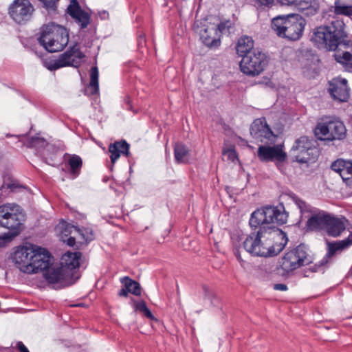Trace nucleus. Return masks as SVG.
Returning a JSON list of instances; mask_svg holds the SVG:
<instances>
[{
    "instance_id": "nucleus-24",
    "label": "nucleus",
    "mask_w": 352,
    "mask_h": 352,
    "mask_svg": "<svg viewBox=\"0 0 352 352\" xmlns=\"http://www.w3.org/2000/svg\"><path fill=\"white\" fill-rule=\"evenodd\" d=\"M82 166V160L79 155H70L65 168L68 169V173L72 179H76L79 176Z\"/></svg>"
},
{
    "instance_id": "nucleus-59",
    "label": "nucleus",
    "mask_w": 352,
    "mask_h": 352,
    "mask_svg": "<svg viewBox=\"0 0 352 352\" xmlns=\"http://www.w3.org/2000/svg\"><path fill=\"white\" fill-rule=\"evenodd\" d=\"M344 240L349 242V247L352 245V232L350 233L349 236Z\"/></svg>"
},
{
    "instance_id": "nucleus-26",
    "label": "nucleus",
    "mask_w": 352,
    "mask_h": 352,
    "mask_svg": "<svg viewBox=\"0 0 352 352\" xmlns=\"http://www.w3.org/2000/svg\"><path fill=\"white\" fill-rule=\"evenodd\" d=\"M130 144L125 140H121L111 143L109 146L110 154H130Z\"/></svg>"
},
{
    "instance_id": "nucleus-61",
    "label": "nucleus",
    "mask_w": 352,
    "mask_h": 352,
    "mask_svg": "<svg viewBox=\"0 0 352 352\" xmlns=\"http://www.w3.org/2000/svg\"><path fill=\"white\" fill-rule=\"evenodd\" d=\"M312 159H313V162H315L317 160V158L315 157L314 156H313Z\"/></svg>"
},
{
    "instance_id": "nucleus-33",
    "label": "nucleus",
    "mask_w": 352,
    "mask_h": 352,
    "mask_svg": "<svg viewBox=\"0 0 352 352\" xmlns=\"http://www.w3.org/2000/svg\"><path fill=\"white\" fill-rule=\"evenodd\" d=\"M41 157L43 162L52 166H58L64 160L60 155H41Z\"/></svg>"
},
{
    "instance_id": "nucleus-56",
    "label": "nucleus",
    "mask_w": 352,
    "mask_h": 352,
    "mask_svg": "<svg viewBox=\"0 0 352 352\" xmlns=\"http://www.w3.org/2000/svg\"><path fill=\"white\" fill-rule=\"evenodd\" d=\"M99 16L101 19H105L109 17V13L107 11H102V12H99Z\"/></svg>"
},
{
    "instance_id": "nucleus-19",
    "label": "nucleus",
    "mask_w": 352,
    "mask_h": 352,
    "mask_svg": "<svg viewBox=\"0 0 352 352\" xmlns=\"http://www.w3.org/2000/svg\"><path fill=\"white\" fill-rule=\"evenodd\" d=\"M347 221L344 217L338 218L330 214L325 229L327 234L332 237L339 236L345 230Z\"/></svg>"
},
{
    "instance_id": "nucleus-7",
    "label": "nucleus",
    "mask_w": 352,
    "mask_h": 352,
    "mask_svg": "<svg viewBox=\"0 0 352 352\" xmlns=\"http://www.w3.org/2000/svg\"><path fill=\"white\" fill-rule=\"evenodd\" d=\"M305 25V19L299 14L279 15L273 18L271 22V28L276 35L290 41L301 38Z\"/></svg>"
},
{
    "instance_id": "nucleus-44",
    "label": "nucleus",
    "mask_w": 352,
    "mask_h": 352,
    "mask_svg": "<svg viewBox=\"0 0 352 352\" xmlns=\"http://www.w3.org/2000/svg\"><path fill=\"white\" fill-rule=\"evenodd\" d=\"M189 155H175V162L177 164H187L189 162Z\"/></svg>"
},
{
    "instance_id": "nucleus-50",
    "label": "nucleus",
    "mask_w": 352,
    "mask_h": 352,
    "mask_svg": "<svg viewBox=\"0 0 352 352\" xmlns=\"http://www.w3.org/2000/svg\"><path fill=\"white\" fill-rule=\"evenodd\" d=\"M130 292H128L127 288L124 287L118 293V295L120 297H127Z\"/></svg>"
},
{
    "instance_id": "nucleus-8",
    "label": "nucleus",
    "mask_w": 352,
    "mask_h": 352,
    "mask_svg": "<svg viewBox=\"0 0 352 352\" xmlns=\"http://www.w3.org/2000/svg\"><path fill=\"white\" fill-rule=\"evenodd\" d=\"M313 263V257L307 245L300 243L287 251L279 260L276 266L277 274L288 277L295 270Z\"/></svg>"
},
{
    "instance_id": "nucleus-9",
    "label": "nucleus",
    "mask_w": 352,
    "mask_h": 352,
    "mask_svg": "<svg viewBox=\"0 0 352 352\" xmlns=\"http://www.w3.org/2000/svg\"><path fill=\"white\" fill-rule=\"evenodd\" d=\"M24 221L25 214L20 206L14 204L0 206V226L8 230L5 233L8 239L12 240L20 234Z\"/></svg>"
},
{
    "instance_id": "nucleus-41",
    "label": "nucleus",
    "mask_w": 352,
    "mask_h": 352,
    "mask_svg": "<svg viewBox=\"0 0 352 352\" xmlns=\"http://www.w3.org/2000/svg\"><path fill=\"white\" fill-rule=\"evenodd\" d=\"M202 289L204 294V298L209 300L211 304H213L214 300L215 298L214 294L212 291H210L209 287L206 285H204L202 286Z\"/></svg>"
},
{
    "instance_id": "nucleus-35",
    "label": "nucleus",
    "mask_w": 352,
    "mask_h": 352,
    "mask_svg": "<svg viewBox=\"0 0 352 352\" xmlns=\"http://www.w3.org/2000/svg\"><path fill=\"white\" fill-rule=\"evenodd\" d=\"M69 15L73 18L83 10L77 0H71L70 3L67 9Z\"/></svg>"
},
{
    "instance_id": "nucleus-25",
    "label": "nucleus",
    "mask_w": 352,
    "mask_h": 352,
    "mask_svg": "<svg viewBox=\"0 0 352 352\" xmlns=\"http://www.w3.org/2000/svg\"><path fill=\"white\" fill-rule=\"evenodd\" d=\"M98 69L96 66L92 67L90 69V82L85 90L87 96H94L99 92Z\"/></svg>"
},
{
    "instance_id": "nucleus-31",
    "label": "nucleus",
    "mask_w": 352,
    "mask_h": 352,
    "mask_svg": "<svg viewBox=\"0 0 352 352\" xmlns=\"http://www.w3.org/2000/svg\"><path fill=\"white\" fill-rule=\"evenodd\" d=\"M334 13L337 15H344L346 16H352V6L343 5L338 1L334 2Z\"/></svg>"
},
{
    "instance_id": "nucleus-3",
    "label": "nucleus",
    "mask_w": 352,
    "mask_h": 352,
    "mask_svg": "<svg viewBox=\"0 0 352 352\" xmlns=\"http://www.w3.org/2000/svg\"><path fill=\"white\" fill-rule=\"evenodd\" d=\"M82 254L80 252L65 253L60 259V267H51L42 271L46 281L56 285V289H60L74 285L80 277L78 272L80 260Z\"/></svg>"
},
{
    "instance_id": "nucleus-60",
    "label": "nucleus",
    "mask_w": 352,
    "mask_h": 352,
    "mask_svg": "<svg viewBox=\"0 0 352 352\" xmlns=\"http://www.w3.org/2000/svg\"><path fill=\"white\" fill-rule=\"evenodd\" d=\"M6 186L4 185H2V186L0 188V198L2 196H4L3 190H5Z\"/></svg>"
},
{
    "instance_id": "nucleus-34",
    "label": "nucleus",
    "mask_w": 352,
    "mask_h": 352,
    "mask_svg": "<svg viewBox=\"0 0 352 352\" xmlns=\"http://www.w3.org/2000/svg\"><path fill=\"white\" fill-rule=\"evenodd\" d=\"M319 8V3L316 0H313L311 1V3L306 7L305 12L302 14L306 16H312L318 13Z\"/></svg>"
},
{
    "instance_id": "nucleus-46",
    "label": "nucleus",
    "mask_w": 352,
    "mask_h": 352,
    "mask_svg": "<svg viewBox=\"0 0 352 352\" xmlns=\"http://www.w3.org/2000/svg\"><path fill=\"white\" fill-rule=\"evenodd\" d=\"M282 6H292L297 2V0H276Z\"/></svg>"
},
{
    "instance_id": "nucleus-29",
    "label": "nucleus",
    "mask_w": 352,
    "mask_h": 352,
    "mask_svg": "<svg viewBox=\"0 0 352 352\" xmlns=\"http://www.w3.org/2000/svg\"><path fill=\"white\" fill-rule=\"evenodd\" d=\"M131 300L133 302V307L135 311L142 313L146 318L151 320H157L151 310L148 308L144 300H142L140 301H136L133 298Z\"/></svg>"
},
{
    "instance_id": "nucleus-22",
    "label": "nucleus",
    "mask_w": 352,
    "mask_h": 352,
    "mask_svg": "<svg viewBox=\"0 0 352 352\" xmlns=\"http://www.w3.org/2000/svg\"><path fill=\"white\" fill-rule=\"evenodd\" d=\"M254 41L251 36L247 35L241 36L236 45V51L239 56H243L252 52L254 49Z\"/></svg>"
},
{
    "instance_id": "nucleus-39",
    "label": "nucleus",
    "mask_w": 352,
    "mask_h": 352,
    "mask_svg": "<svg viewBox=\"0 0 352 352\" xmlns=\"http://www.w3.org/2000/svg\"><path fill=\"white\" fill-rule=\"evenodd\" d=\"M311 0H297V2L294 3V6L296 9L299 11L300 13L305 12L306 7L311 3Z\"/></svg>"
},
{
    "instance_id": "nucleus-15",
    "label": "nucleus",
    "mask_w": 352,
    "mask_h": 352,
    "mask_svg": "<svg viewBox=\"0 0 352 352\" xmlns=\"http://www.w3.org/2000/svg\"><path fill=\"white\" fill-rule=\"evenodd\" d=\"M348 248H349V242L344 241V239L336 242L328 243L327 254L318 263L309 268L310 271L312 272L320 271L328 263L329 259L332 257L336 252L342 251Z\"/></svg>"
},
{
    "instance_id": "nucleus-1",
    "label": "nucleus",
    "mask_w": 352,
    "mask_h": 352,
    "mask_svg": "<svg viewBox=\"0 0 352 352\" xmlns=\"http://www.w3.org/2000/svg\"><path fill=\"white\" fill-rule=\"evenodd\" d=\"M288 213L283 205L266 206L254 210L250 215L249 225L252 232L243 245L254 256L268 257L278 255L288 242L287 234L276 226L287 223Z\"/></svg>"
},
{
    "instance_id": "nucleus-4",
    "label": "nucleus",
    "mask_w": 352,
    "mask_h": 352,
    "mask_svg": "<svg viewBox=\"0 0 352 352\" xmlns=\"http://www.w3.org/2000/svg\"><path fill=\"white\" fill-rule=\"evenodd\" d=\"M311 41L318 48L328 51H335L339 45L345 47L351 42L345 32V24L342 20L333 19L329 24L316 28L314 32Z\"/></svg>"
},
{
    "instance_id": "nucleus-27",
    "label": "nucleus",
    "mask_w": 352,
    "mask_h": 352,
    "mask_svg": "<svg viewBox=\"0 0 352 352\" xmlns=\"http://www.w3.org/2000/svg\"><path fill=\"white\" fill-rule=\"evenodd\" d=\"M120 282L124 287L127 288L131 294L140 296L142 293L140 285L138 282L131 279L129 276H124L120 279Z\"/></svg>"
},
{
    "instance_id": "nucleus-11",
    "label": "nucleus",
    "mask_w": 352,
    "mask_h": 352,
    "mask_svg": "<svg viewBox=\"0 0 352 352\" xmlns=\"http://www.w3.org/2000/svg\"><path fill=\"white\" fill-rule=\"evenodd\" d=\"M85 55L81 52L78 43L70 46L65 52L60 54L57 59L42 58L43 66L50 71H55L65 67L78 68L81 60Z\"/></svg>"
},
{
    "instance_id": "nucleus-17",
    "label": "nucleus",
    "mask_w": 352,
    "mask_h": 352,
    "mask_svg": "<svg viewBox=\"0 0 352 352\" xmlns=\"http://www.w3.org/2000/svg\"><path fill=\"white\" fill-rule=\"evenodd\" d=\"M331 168L340 174L346 186H352V160L338 159L331 164Z\"/></svg>"
},
{
    "instance_id": "nucleus-43",
    "label": "nucleus",
    "mask_w": 352,
    "mask_h": 352,
    "mask_svg": "<svg viewBox=\"0 0 352 352\" xmlns=\"http://www.w3.org/2000/svg\"><path fill=\"white\" fill-rule=\"evenodd\" d=\"M258 7H272L274 5V0H255Z\"/></svg>"
},
{
    "instance_id": "nucleus-49",
    "label": "nucleus",
    "mask_w": 352,
    "mask_h": 352,
    "mask_svg": "<svg viewBox=\"0 0 352 352\" xmlns=\"http://www.w3.org/2000/svg\"><path fill=\"white\" fill-rule=\"evenodd\" d=\"M124 103L126 104V109L129 111H133V107L131 104V98L129 96L124 97Z\"/></svg>"
},
{
    "instance_id": "nucleus-45",
    "label": "nucleus",
    "mask_w": 352,
    "mask_h": 352,
    "mask_svg": "<svg viewBox=\"0 0 352 352\" xmlns=\"http://www.w3.org/2000/svg\"><path fill=\"white\" fill-rule=\"evenodd\" d=\"M16 348L20 352H30L28 349L25 346V344L21 341H18L16 344Z\"/></svg>"
},
{
    "instance_id": "nucleus-2",
    "label": "nucleus",
    "mask_w": 352,
    "mask_h": 352,
    "mask_svg": "<svg viewBox=\"0 0 352 352\" xmlns=\"http://www.w3.org/2000/svg\"><path fill=\"white\" fill-rule=\"evenodd\" d=\"M53 259L46 248L32 243L16 247L12 255L16 267L22 272L29 274L47 269L53 264Z\"/></svg>"
},
{
    "instance_id": "nucleus-47",
    "label": "nucleus",
    "mask_w": 352,
    "mask_h": 352,
    "mask_svg": "<svg viewBox=\"0 0 352 352\" xmlns=\"http://www.w3.org/2000/svg\"><path fill=\"white\" fill-rule=\"evenodd\" d=\"M310 160V158H305L304 157H300V155H295V159L293 160V161L297 162L300 164H308Z\"/></svg>"
},
{
    "instance_id": "nucleus-12",
    "label": "nucleus",
    "mask_w": 352,
    "mask_h": 352,
    "mask_svg": "<svg viewBox=\"0 0 352 352\" xmlns=\"http://www.w3.org/2000/svg\"><path fill=\"white\" fill-rule=\"evenodd\" d=\"M267 65L266 54L258 50H254L252 53L242 57L239 62V68L244 74L256 76L261 74Z\"/></svg>"
},
{
    "instance_id": "nucleus-28",
    "label": "nucleus",
    "mask_w": 352,
    "mask_h": 352,
    "mask_svg": "<svg viewBox=\"0 0 352 352\" xmlns=\"http://www.w3.org/2000/svg\"><path fill=\"white\" fill-rule=\"evenodd\" d=\"M258 157L262 162H274L277 168L283 172L285 169L284 164L287 155H258Z\"/></svg>"
},
{
    "instance_id": "nucleus-48",
    "label": "nucleus",
    "mask_w": 352,
    "mask_h": 352,
    "mask_svg": "<svg viewBox=\"0 0 352 352\" xmlns=\"http://www.w3.org/2000/svg\"><path fill=\"white\" fill-rule=\"evenodd\" d=\"M274 289L275 290H278V291H286V290H287L288 288H287V285H285V284L277 283V284H274Z\"/></svg>"
},
{
    "instance_id": "nucleus-42",
    "label": "nucleus",
    "mask_w": 352,
    "mask_h": 352,
    "mask_svg": "<svg viewBox=\"0 0 352 352\" xmlns=\"http://www.w3.org/2000/svg\"><path fill=\"white\" fill-rule=\"evenodd\" d=\"M188 151L184 144L177 142L175 144L174 154H188Z\"/></svg>"
},
{
    "instance_id": "nucleus-13",
    "label": "nucleus",
    "mask_w": 352,
    "mask_h": 352,
    "mask_svg": "<svg viewBox=\"0 0 352 352\" xmlns=\"http://www.w3.org/2000/svg\"><path fill=\"white\" fill-rule=\"evenodd\" d=\"M34 7L29 0H14L8 8V14L18 24H23L30 21Z\"/></svg>"
},
{
    "instance_id": "nucleus-53",
    "label": "nucleus",
    "mask_w": 352,
    "mask_h": 352,
    "mask_svg": "<svg viewBox=\"0 0 352 352\" xmlns=\"http://www.w3.org/2000/svg\"><path fill=\"white\" fill-rule=\"evenodd\" d=\"M65 241L66 243L70 247H73L76 243V239L74 236H69Z\"/></svg>"
},
{
    "instance_id": "nucleus-20",
    "label": "nucleus",
    "mask_w": 352,
    "mask_h": 352,
    "mask_svg": "<svg viewBox=\"0 0 352 352\" xmlns=\"http://www.w3.org/2000/svg\"><path fill=\"white\" fill-rule=\"evenodd\" d=\"M221 35L217 34L214 26L207 27L200 31V39L209 48H217L221 45Z\"/></svg>"
},
{
    "instance_id": "nucleus-58",
    "label": "nucleus",
    "mask_w": 352,
    "mask_h": 352,
    "mask_svg": "<svg viewBox=\"0 0 352 352\" xmlns=\"http://www.w3.org/2000/svg\"><path fill=\"white\" fill-rule=\"evenodd\" d=\"M234 255L236 256V257L237 260H238L239 261H242V259H241V254H240V252H239V249H236V250H234Z\"/></svg>"
},
{
    "instance_id": "nucleus-14",
    "label": "nucleus",
    "mask_w": 352,
    "mask_h": 352,
    "mask_svg": "<svg viewBox=\"0 0 352 352\" xmlns=\"http://www.w3.org/2000/svg\"><path fill=\"white\" fill-rule=\"evenodd\" d=\"M328 91L331 98L339 102H346L350 96L349 88L345 78H334L328 82Z\"/></svg>"
},
{
    "instance_id": "nucleus-55",
    "label": "nucleus",
    "mask_w": 352,
    "mask_h": 352,
    "mask_svg": "<svg viewBox=\"0 0 352 352\" xmlns=\"http://www.w3.org/2000/svg\"><path fill=\"white\" fill-rule=\"evenodd\" d=\"M228 160L232 161L234 163L239 162L240 164L239 155H228Z\"/></svg>"
},
{
    "instance_id": "nucleus-62",
    "label": "nucleus",
    "mask_w": 352,
    "mask_h": 352,
    "mask_svg": "<svg viewBox=\"0 0 352 352\" xmlns=\"http://www.w3.org/2000/svg\"><path fill=\"white\" fill-rule=\"evenodd\" d=\"M107 180H108V179H107V178H104L103 179V181L105 182H107Z\"/></svg>"
},
{
    "instance_id": "nucleus-23",
    "label": "nucleus",
    "mask_w": 352,
    "mask_h": 352,
    "mask_svg": "<svg viewBox=\"0 0 352 352\" xmlns=\"http://www.w3.org/2000/svg\"><path fill=\"white\" fill-rule=\"evenodd\" d=\"M65 226L64 230L63 231V233L67 236V233H70L71 230L70 229H74L77 233H78L81 236L82 239L86 242H90L94 239V234L93 232V230L90 228H79L77 226H69V223L67 222H64L63 223V226Z\"/></svg>"
},
{
    "instance_id": "nucleus-51",
    "label": "nucleus",
    "mask_w": 352,
    "mask_h": 352,
    "mask_svg": "<svg viewBox=\"0 0 352 352\" xmlns=\"http://www.w3.org/2000/svg\"><path fill=\"white\" fill-rule=\"evenodd\" d=\"M111 164L109 166V168L111 171H113V164L118 160V159L120 157V155H110Z\"/></svg>"
},
{
    "instance_id": "nucleus-37",
    "label": "nucleus",
    "mask_w": 352,
    "mask_h": 352,
    "mask_svg": "<svg viewBox=\"0 0 352 352\" xmlns=\"http://www.w3.org/2000/svg\"><path fill=\"white\" fill-rule=\"evenodd\" d=\"M296 204L298 206V207L299 208L301 213H305V212L312 213L313 210L315 209V208H314V209L311 208V207L309 205L307 204V203L305 201H304L303 200L300 199H298L296 200Z\"/></svg>"
},
{
    "instance_id": "nucleus-52",
    "label": "nucleus",
    "mask_w": 352,
    "mask_h": 352,
    "mask_svg": "<svg viewBox=\"0 0 352 352\" xmlns=\"http://www.w3.org/2000/svg\"><path fill=\"white\" fill-rule=\"evenodd\" d=\"M222 154H236L234 146H230L227 150L223 149Z\"/></svg>"
},
{
    "instance_id": "nucleus-5",
    "label": "nucleus",
    "mask_w": 352,
    "mask_h": 352,
    "mask_svg": "<svg viewBox=\"0 0 352 352\" xmlns=\"http://www.w3.org/2000/svg\"><path fill=\"white\" fill-rule=\"evenodd\" d=\"M250 132L254 139L262 143L257 154H287L284 152L282 138L274 133L265 117L255 119L250 125Z\"/></svg>"
},
{
    "instance_id": "nucleus-6",
    "label": "nucleus",
    "mask_w": 352,
    "mask_h": 352,
    "mask_svg": "<svg viewBox=\"0 0 352 352\" xmlns=\"http://www.w3.org/2000/svg\"><path fill=\"white\" fill-rule=\"evenodd\" d=\"M34 36L37 43L49 53L63 50L69 43L68 30L53 22L43 24Z\"/></svg>"
},
{
    "instance_id": "nucleus-54",
    "label": "nucleus",
    "mask_w": 352,
    "mask_h": 352,
    "mask_svg": "<svg viewBox=\"0 0 352 352\" xmlns=\"http://www.w3.org/2000/svg\"><path fill=\"white\" fill-rule=\"evenodd\" d=\"M10 241V239H8L7 237H6V234L3 236H0V248L5 246L6 243Z\"/></svg>"
},
{
    "instance_id": "nucleus-18",
    "label": "nucleus",
    "mask_w": 352,
    "mask_h": 352,
    "mask_svg": "<svg viewBox=\"0 0 352 352\" xmlns=\"http://www.w3.org/2000/svg\"><path fill=\"white\" fill-rule=\"evenodd\" d=\"M330 214L324 210L314 209L308 218L306 227L308 230H325Z\"/></svg>"
},
{
    "instance_id": "nucleus-16",
    "label": "nucleus",
    "mask_w": 352,
    "mask_h": 352,
    "mask_svg": "<svg viewBox=\"0 0 352 352\" xmlns=\"http://www.w3.org/2000/svg\"><path fill=\"white\" fill-rule=\"evenodd\" d=\"M32 126L30 131L25 134L19 135L21 138L23 144L29 148L34 149L38 152L43 151L45 148L47 149L49 146V141L41 135V133H36L34 135H30V131L32 130Z\"/></svg>"
},
{
    "instance_id": "nucleus-36",
    "label": "nucleus",
    "mask_w": 352,
    "mask_h": 352,
    "mask_svg": "<svg viewBox=\"0 0 352 352\" xmlns=\"http://www.w3.org/2000/svg\"><path fill=\"white\" fill-rule=\"evenodd\" d=\"M3 185L6 186V189L3 190L4 196L8 195L10 192H15L17 189L23 188L22 185H20L16 182Z\"/></svg>"
},
{
    "instance_id": "nucleus-32",
    "label": "nucleus",
    "mask_w": 352,
    "mask_h": 352,
    "mask_svg": "<svg viewBox=\"0 0 352 352\" xmlns=\"http://www.w3.org/2000/svg\"><path fill=\"white\" fill-rule=\"evenodd\" d=\"M47 150L55 153L65 152L64 154H68L66 152V146L61 140H55L51 142H49V146H47Z\"/></svg>"
},
{
    "instance_id": "nucleus-57",
    "label": "nucleus",
    "mask_w": 352,
    "mask_h": 352,
    "mask_svg": "<svg viewBox=\"0 0 352 352\" xmlns=\"http://www.w3.org/2000/svg\"><path fill=\"white\" fill-rule=\"evenodd\" d=\"M31 50L39 58L43 57V54L41 52L38 51L36 47H32Z\"/></svg>"
},
{
    "instance_id": "nucleus-40",
    "label": "nucleus",
    "mask_w": 352,
    "mask_h": 352,
    "mask_svg": "<svg viewBox=\"0 0 352 352\" xmlns=\"http://www.w3.org/2000/svg\"><path fill=\"white\" fill-rule=\"evenodd\" d=\"M232 26V23L230 21H226L223 22H221L217 25V27H215V30H217V34H220L221 33H223L226 29L229 30Z\"/></svg>"
},
{
    "instance_id": "nucleus-38",
    "label": "nucleus",
    "mask_w": 352,
    "mask_h": 352,
    "mask_svg": "<svg viewBox=\"0 0 352 352\" xmlns=\"http://www.w3.org/2000/svg\"><path fill=\"white\" fill-rule=\"evenodd\" d=\"M48 11H56L57 8V3L59 0H38Z\"/></svg>"
},
{
    "instance_id": "nucleus-10",
    "label": "nucleus",
    "mask_w": 352,
    "mask_h": 352,
    "mask_svg": "<svg viewBox=\"0 0 352 352\" xmlns=\"http://www.w3.org/2000/svg\"><path fill=\"white\" fill-rule=\"evenodd\" d=\"M318 122L314 134L319 140H342L346 137V129L339 118L333 116H323Z\"/></svg>"
},
{
    "instance_id": "nucleus-21",
    "label": "nucleus",
    "mask_w": 352,
    "mask_h": 352,
    "mask_svg": "<svg viewBox=\"0 0 352 352\" xmlns=\"http://www.w3.org/2000/svg\"><path fill=\"white\" fill-rule=\"evenodd\" d=\"M316 145L317 142L314 139H309L307 136H302L295 141L292 150L298 151L300 153H307V154H314L318 151Z\"/></svg>"
},
{
    "instance_id": "nucleus-30",
    "label": "nucleus",
    "mask_w": 352,
    "mask_h": 352,
    "mask_svg": "<svg viewBox=\"0 0 352 352\" xmlns=\"http://www.w3.org/2000/svg\"><path fill=\"white\" fill-rule=\"evenodd\" d=\"M72 19H74L75 21L79 24L80 30L86 28L91 21L90 14L85 10H82Z\"/></svg>"
}]
</instances>
